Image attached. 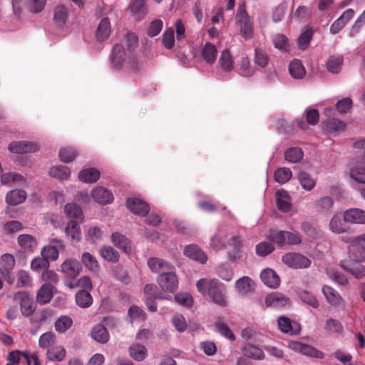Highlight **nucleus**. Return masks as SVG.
<instances>
[{
    "mask_svg": "<svg viewBox=\"0 0 365 365\" xmlns=\"http://www.w3.org/2000/svg\"><path fill=\"white\" fill-rule=\"evenodd\" d=\"M232 249L228 252L229 258L231 260H237L240 258L242 252V242L238 236L232 234V230L223 226L217 229L215 235L211 238L210 247L213 249L225 248L226 244Z\"/></svg>",
    "mask_w": 365,
    "mask_h": 365,
    "instance_id": "f257e3e1",
    "label": "nucleus"
},
{
    "mask_svg": "<svg viewBox=\"0 0 365 365\" xmlns=\"http://www.w3.org/2000/svg\"><path fill=\"white\" fill-rule=\"evenodd\" d=\"M196 287L200 293L203 295L207 294L215 304L222 307L226 305V289L217 279H200L197 282Z\"/></svg>",
    "mask_w": 365,
    "mask_h": 365,
    "instance_id": "f03ea898",
    "label": "nucleus"
},
{
    "mask_svg": "<svg viewBox=\"0 0 365 365\" xmlns=\"http://www.w3.org/2000/svg\"><path fill=\"white\" fill-rule=\"evenodd\" d=\"M127 61L133 71H138L142 67V63L135 56L131 54L127 57L123 47L120 44H115L110 58L112 66L116 69H120L124 67Z\"/></svg>",
    "mask_w": 365,
    "mask_h": 365,
    "instance_id": "7ed1b4c3",
    "label": "nucleus"
},
{
    "mask_svg": "<svg viewBox=\"0 0 365 365\" xmlns=\"http://www.w3.org/2000/svg\"><path fill=\"white\" fill-rule=\"evenodd\" d=\"M349 255L353 262L365 261V233L353 238L349 246Z\"/></svg>",
    "mask_w": 365,
    "mask_h": 365,
    "instance_id": "20e7f679",
    "label": "nucleus"
},
{
    "mask_svg": "<svg viewBox=\"0 0 365 365\" xmlns=\"http://www.w3.org/2000/svg\"><path fill=\"white\" fill-rule=\"evenodd\" d=\"M236 19L240 24L242 35L246 38H251L253 34V25L250 17L246 11L245 4H239Z\"/></svg>",
    "mask_w": 365,
    "mask_h": 365,
    "instance_id": "39448f33",
    "label": "nucleus"
},
{
    "mask_svg": "<svg viewBox=\"0 0 365 365\" xmlns=\"http://www.w3.org/2000/svg\"><path fill=\"white\" fill-rule=\"evenodd\" d=\"M282 260L289 267L294 269L307 268L311 264L309 258L298 253L288 252L282 256Z\"/></svg>",
    "mask_w": 365,
    "mask_h": 365,
    "instance_id": "423d86ee",
    "label": "nucleus"
},
{
    "mask_svg": "<svg viewBox=\"0 0 365 365\" xmlns=\"http://www.w3.org/2000/svg\"><path fill=\"white\" fill-rule=\"evenodd\" d=\"M65 250V245L61 239H53L51 242V245L45 246L41 251L42 257L49 262L55 261L58 259L60 251Z\"/></svg>",
    "mask_w": 365,
    "mask_h": 365,
    "instance_id": "0eeeda50",
    "label": "nucleus"
},
{
    "mask_svg": "<svg viewBox=\"0 0 365 365\" xmlns=\"http://www.w3.org/2000/svg\"><path fill=\"white\" fill-rule=\"evenodd\" d=\"M157 282L164 291L174 292L178 285V279L175 272L169 270L161 273L157 279Z\"/></svg>",
    "mask_w": 365,
    "mask_h": 365,
    "instance_id": "6e6552de",
    "label": "nucleus"
},
{
    "mask_svg": "<svg viewBox=\"0 0 365 365\" xmlns=\"http://www.w3.org/2000/svg\"><path fill=\"white\" fill-rule=\"evenodd\" d=\"M8 149L11 153L23 154L35 153L38 150L39 147L36 143L30 141H14L9 145Z\"/></svg>",
    "mask_w": 365,
    "mask_h": 365,
    "instance_id": "1a4fd4ad",
    "label": "nucleus"
},
{
    "mask_svg": "<svg viewBox=\"0 0 365 365\" xmlns=\"http://www.w3.org/2000/svg\"><path fill=\"white\" fill-rule=\"evenodd\" d=\"M81 270L80 262L73 259H68L65 260L61 265V271L65 274L68 278H76Z\"/></svg>",
    "mask_w": 365,
    "mask_h": 365,
    "instance_id": "9d476101",
    "label": "nucleus"
},
{
    "mask_svg": "<svg viewBox=\"0 0 365 365\" xmlns=\"http://www.w3.org/2000/svg\"><path fill=\"white\" fill-rule=\"evenodd\" d=\"M93 200L101 205H106L112 202L113 194L110 191L103 187H96L91 192Z\"/></svg>",
    "mask_w": 365,
    "mask_h": 365,
    "instance_id": "9b49d317",
    "label": "nucleus"
},
{
    "mask_svg": "<svg viewBox=\"0 0 365 365\" xmlns=\"http://www.w3.org/2000/svg\"><path fill=\"white\" fill-rule=\"evenodd\" d=\"M68 19V7L58 4L53 8V21L56 27L63 28Z\"/></svg>",
    "mask_w": 365,
    "mask_h": 365,
    "instance_id": "f8f14e48",
    "label": "nucleus"
},
{
    "mask_svg": "<svg viewBox=\"0 0 365 365\" xmlns=\"http://www.w3.org/2000/svg\"><path fill=\"white\" fill-rule=\"evenodd\" d=\"M127 207L130 212L140 216L148 214L150 209L145 202L136 197L128 198L127 200Z\"/></svg>",
    "mask_w": 365,
    "mask_h": 365,
    "instance_id": "ddd939ff",
    "label": "nucleus"
},
{
    "mask_svg": "<svg viewBox=\"0 0 365 365\" xmlns=\"http://www.w3.org/2000/svg\"><path fill=\"white\" fill-rule=\"evenodd\" d=\"M235 289L240 295L246 296L255 290V283L250 277L244 276L235 282Z\"/></svg>",
    "mask_w": 365,
    "mask_h": 365,
    "instance_id": "4468645a",
    "label": "nucleus"
},
{
    "mask_svg": "<svg viewBox=\"0 0 365 365\" xmlns=\"http://www.w3.org/2000/svg\"><path fill=\"white\" fill-rule=\"evenodd\" d=\"M265 303L267 307L282 308L289 304V298L280 292H272L267 295Z\"/></svg>",
    "mask_w": 365,
    "mask_h": 365,
    "instance_id": "2eb2a0df",
    "label": "nucleus"
},
{
    "mask_svg": "<svg viewBox=\"0 0 365 365\" xmlns=\"http://www.w3.org/2000/svg\"><path fill=\"white\" fill-rule=\"evenodd\" d=\"M344 220L351 224H364L365 211L359 208L347 210L344 213Z\"/></svg>",
    "mask_w": 365,
    "mask_h": 365,
    "instance_id": "dca6fc26",
    "label": "nucleus"
},
{
    "mask_svg": "<svg viewBox=\"0 0 365 365\" xmlns=\"http://www.w3.org/2000/svg\"><path fill=\"white\" fill-rule=\"evenodd\" d=\"M262 282L270 288H277L280 284L279 277L272 269H264L260 274Z\"/></svg>",
    "mask_w": 365,
    "mask_h": 365,
    "instance_id": "f3484780",
    "label": "nucleus"
},
{
    "mask_svg": "<svg viewBox=\"0 0 365 365\" xmlns=\"http://www.w3.org/2000/svg\"><path fill=\"white\" fill-rule=\"evenodd\" d=\"M27 197V193L21 189H14L6 195V202L9 205L16 206L23 203Z\"/></svg>",
    "mask_w": 365,
    "mask_h": 365,
    "instance_id": "a211bd4d",
    "label": "nucleus"
},
{
    "mask_svg": "<svg viewBox=\"0 0 365 365\" xmlns=\"http://www.w3.org/2000/svg\"><path fill=\"white\" fill-rule=\"evenodd\" d=\"M184 255L201 264L207 261V257L204 252L195 245H190L184 248Z\"/></svg>",
    "mask_w": 365,
    "mask_h": 365,
    "instance_id": "6ab92c4d",
    "label": "nucleus"
},
{
    "mask_svg": "<svg viewBox=\"0 0 365 365\" xmlns=\"http://www.w3.org/2000/svg\"><path fill=\"white\" fill-rule=\"evenodd\" d=\"M19 294L21 296L20 307L22 314L26 317L32 315L36 310L33 299L24 292H19Z\"/></svg>",
    "mask_w": 365,
    "mask_h": 365,
    "instance_id": "aec40b11",
    "label": "nucleus"
},
{
    "mask_svg": "<svg viewBox=\"0 0 365 365\" xmlns=\"http://www.w3.org/2000/svg\"><path fill=\"white\" fill-rule=\"evenodd\" d=\"M276 204L277 208L284 212H287L292 208L291 198L287 192L283 190L276 192Z\"/></svg>",
    "mask_w": 365,
    "mask_h": 365,
    "instance_id": "412c9836",
    "label": "nucleus"
},
{
    "mask_svg": "<svg viewBox=\"0 0 365 365\" xmlns=\"http://www.w3.org/2000/svg\"><path fill=\"white\" fill-rule=\"evenodd\" d=\"M148 266L151 272H165L171 270L173 267L168 262L163 259L158 257H151L148 260Z\"/></svg>",
    "mask_w": 365,
    "mask_h": 365,
    "instance_id": "4be33fe9",
    "label": "nucleus"
},
{
    "mask_svg": "<svg viewBox=\"0 0 365 365\" xmlns=\"http://www.w3.org/2000/svg\"><path fill=\"white\" fill-rule=\"evenodd\" d=\"M0 182L3 185L11 187L15 185H21L25 183L26 179L19 173L9 172L1 175Z\"/></svg>",
    "mask_w": 365,
    "mask_h": 365,
    "instance_id": "5701e85b",
    "label": "nucleus"
},
{
    "mask_svg": "<svg viewBox=\"0 0 365 365\" xmlns=\"http://www.w3.org/2000/svg\"><path fill=\"white\" fill-rule=\"evenodd\" d=\"M112 243L123 252L128 253L131 251L129 239L120 232H113L110 236Z\"/></svg>",
    "mask_w": 365,
    "mask_h": 365,
    "instance_id": "b1692460",
    "label": "nucleus"
},
{
    "mask_svg": "<svg viewBox=\"0 0 365 365\" xmlns=\"http://www.w3.org/2000/svg\"><path fill=\"white\" fill-rule=\"evenodd\" d=\"M278 326L282 332L289 334H297L300 329L299 325L297 323L292 322L285 317H280L278 319Z\"/></svg>",
    "mask_w": 365,
    "mask_h": 365,
    "instance_id": "393cba45",
    "label": "nucleus"
},
{
    "mask_svg": "<svg viewBox=\"0 0 365 365\" xmlns=\"http://www.w3.org/2000/svg\"><path fill=\"white\" fill-rule=\"evenodd\" d=\"M19 245L26 252H33L38 246L36 240L31 235L22 234L17 238Z\"/></svg>",
    "mask_w": 365,
    "mask_h": 365,
    "instance_id": "a878e982",
    "label": "nucleus"
},
{
    "mask_svg": "<svg viewBox=\"0 0 365 365\" xmlns=\"http://www.w3.org/2000/svg\"><path fill=\"white\" fill-rule=\"evenodd\" d=\"M130 10L137 21L143 19L147 14L145 0H133L130 5Z\"/></svg>",
    "mask_w": 365,
    "mask_h": 365,
    "instance_id": "bb28decb",
    "label": "nucleus"
},
{
    "mask_svg": "<svg viewBox=\"0 0 365 365\" xmlns=\"http://www.w3.org/2000/svg\"><path fill=\"white\" fill-rule=\"evenodd\" d=\"M52 297L53 287L51 284L45 283L37 291L36 301L39 304H47L51 302Z\"/></svg>",
    "mask_w": 365,
    "mask_h": 365,
    "instance_id": "cd10ccee",
    "label": "nucleus"
},
{
    "mask_svg": "<svg viewBox=\"0 0 365 365\" xmlns=\"http://www.w3.org/2000/svg\"><path fill=\"white\" fill-rule=\"evenodd\" d=\"M111 32L110 22L108 17L101 19L97 28L96 36L98 41L106 40Z\"/></svg>",
    "mask_w": 365,
    "mask_h": 365,
    "instance_id": "c85d7f7f",
    "label": "nucleus"
},
{
    "mask_svg": "<svg viewBox=\"0 0 365 365\" xmlns=\"http://www.w3.org/2000/svg\"><path fill=\"white\" fill-rule=\"evenodd\" d=\"M218 65L220 69L224 72H230L234 68V61L227 49L222 51L218 60Z\"/></svg>",
    "mask_w": 365,
    "mask_h": 365,
    "instance_id": "c756f323",
    "label": "nucleus"
},
{
    "mask_svg": "<svg viewBox=\"0 0 365 365\" xmlns=\"http://www.w3.org/2000/svg\"><path fill=\"white\" fill-rule=\"evenodd\" d=\"M242 351L245 356L255 360H262L264 358V351L258 346L251 344L245 345Z\"/></svg>",
    "mask_w": 365,
    "mask_h": 365,
    "instance_id": "7c9ffc66",
    "label": "nucleus"
},
{
    "mask_svg": "<svg viewBox=\"0 0 365 365\" xmlns=\"http://www.w3.org/2000/svg\"><path fill=\"white\" fill-rule=\"evenodd\" d=\"M92 338L101 344L108 341L110 336L106 327L102 324H96L91 331Z\"/></svg>",
    "mask_w": 365,
    "mask_h": 365,
    "instance_id": "2f4dec72",
    "label": "nucleus"
},
{
    "mask_svg": "<svg viewBox=\"0 0 365 365\" xmlns=\"http://www.w3.org/2000/svg\"><path fill=\"white\" fill-rule=\"evenodd\" d=\"M49 175L60 180H66L71 175L70 169L64 165H53L50 168Z\"/></svg>",
    "mask_w": 365,
    "mask_h": 365,
    "instance_id": "473e14b6",
    "label": "nucleus"
},
{
    "mask_svg": "<svg viewBox=\"0 0 365 365\" xmlns=\"http://www.w3.org/2000/svg\"><path fill=\"white\" fill-rule=\"evenodd\" d=\"M99 178L100 172L93 168L82 170L78 174L79 180L85 183L96 182Z\"/></svg>",
    "mask_w": 365,
    "mask_h": 365,
    "instance_id": "72a5a7b5",
    "label": "nucleus"
},
{
    "mask_svg": "<svg viewBox=\"0 0 365 365\" xmlns=\"http://www.w3.org/2000/svg\"><path fill=\"white\" fill-rule=\"evenodd\" d=\"M340 265L344 270L348 271L356 278L365 276V267L359 264V262H353L351 264L341 262Z\"/></svg>",
    "mask_w": 365,
    "mask_h": 365,
    "instance_id": "f704fd0d",
    "label": "nucleus"
},
{
    "mask_svg": "<svg viewBox=\"0 0 365 365\" xmlns=\"http://www.w3.org/2000/svg\"><path fill=\"white\" fill-rule=\"evenodd\" d=\"M65 232L72 241L79 242L81 240V232L79 225L74 220L68 222Z\"/></svg>",
    "mask_w": 365,
    "mask_h": 365,
    "instance_id": "c9c22d12",
    "label": "nucleus"
},
{
    "mask_svg": "<svg viewBox=\"0 0 365 365\" xmlns=\"http://www.w3.org/2000/svg\"><path fill=\"white\" fill-rule=\"evenodd\" d=\"M129 354L132 359L135 361H141L145 359L148 355L146 347L140 344H133L130 346Z\"/></svg>",
    "mask_w": 365,
    "mask_h": 365,
    "instance_id": "e433bc0d",
    "label": "nucleus"
},
{
    "mask_svg": "<svg viewBox=\"0 0 365 365\" xmlns=\"http://www.w3.org/2000/svg\"><path fill=\"white\" fill-rule=\"evenodd\" d=\"M325 130L332 134H338L341 132H343L345 130L346 124L344 121L336 119V118H331L328 120L325 123Z\"/></svg>",
    "mask_w": 365,
    "mask_h": 365,
    "instance_id": "4c0bfd02",
    "label": "nucleus"
},
{
    "mask_svg": "<svg viewBox=\"0 0 365 365\" xmlns=\"http://www.w3.org/2000/svg\"><path fill=\"white\" fill-rule=\"evenodd\" d=\"M322 293L327 300L331 304L338 305L342 302V298L339 294L334 289L328 285L323 286Z\"/></svg>",
    "mask_w": 365,
    "mask_h": 365,
    "instance_id": "58836bf2",
    "label": "nucleus"
},
{
    "mask_svg": "<svg viewBox=\"0 0 365 365\" xmlns=\"http://www.w3.org/2000/svg\"><path fill=\"white\" fill-rule=\"evenodd\" d=\"M350 175L355 181L365 184V160L358 162L351 169Z\"/></svg>",
    "mask_w": 365,
    "mask_h": 365,
    "instance_id": "ea45409f",
    "label": "nucleus"
},
{
    "mask_svg": "<svg viewBox=\"0 0 365 365\" xmlns=\"http://www.w3.org/2000/svg\"><path fill=\"white\" fill-rule=\"evenodd\" d=\"M101 257L105 260L115 263L119 260L118 252L110 246H103L99 250Z\"/></svg>",
    "mask_w": 365,
    "mask_h": 365,
    "instance_id": "a19ab883",
    "label": "nucleus"
},
{
    "mask_svg": "<svg viewBox=\"0 0 365 365\" xmlns=\"http://www.w3.org/2000/svg\"><path fill=\"white\" fill-rule=\"evenodd\" d=\"M64 212L67 217L73 219L83 220V213L82 209L76 203H68L64 207Z\"/></svg>",
    "mask_w": 365,
    "mask_h": 365,
    "instance_id": "79ce46f5",
    "label": "nucleus"
},
{
    "mask_svg": "<svg viewBox=\"0 0 365 365\" xmlns=\"http://www.w3.org/2000/svg\"><path fill=\"white\" fill-rule=\"evenodd\" d=\"M343 57L341 56H331L326 63V67L329 72L332 73H338L343 64Z\"/></svg>",
    "mask_w": 365,
    "mask_h": 365,
    "instance_id": "37998d69",
    "label": "nucleus"
},
{
    "mask_svg": "<svg viewBox=\"0 0 365 365\" xmlns=\"http://www.w3.org/2000/svg\"><path fill=\"white\" fill-rule=\"evenodd\" d=\"M289 72L294 78H302L306 74L305 68L301 61L297 59L292 61L289 63Z\"/></svg>",
    "mask_w": 365,
    "mask_h": 365,
    "instance_id": "c03bdc74",
    "label": "nucleus"
},
{
    "mask_svg": "<svg viewBox=\"0 0 365 365\" xmlns=\"http://www.w3.org/2000/svg\"><path fill=\"white\" fill-rule=\"evenodd\" d=\"M313 30L309 27H305L298 38L297 46L301 50H305L309 45L313 36Z\"/></svg>",
    "mask_w": 365,
    "mask_h": 365,
    "instance_id": "a18cd8bd",
    "label": "nucleus"
},
{
    "mask_svg": "<svg viewBox=\"0 0 365 365\" xmlns=\"http://www.w3.org/2000/svg\"><path fill=\"white\" fill-rule=\"evenodd\" d=\"M267 238L279 247L283 246L286 245V231L271 230Z\"/></svg>",
    "mask_w": 365,
    "mask_h": 365,
    "instance_id": "49530a36",
    "label": "nucleus"
},
{
    "mask_svg": "<svg viewBox=\"0 0 365 365\" xmlns=\"http://www.w3.org/2000/svg\"><path fill=\"white\" fill-rule=\"evenodd\" d=\"M238 73L244 77H250L253 75L254 70L250 66V62L247 56H242L238 62Z\"/></svg>",
    "mask_w": 365,
    "mask_h": 365,
    "instance_id": "de8ad7c7",
    "label": "nucleus"
},
{
    "mask_svg": "<svg viewBox=\"0 0 365 365\" xmlns=\"http://www.w3.org/2000/svg\"><path fill=\"white\" fill-rule=\"evenodd\" d=\"M73 324L72 319L66 315L58 317L55 322V329L58 333H64L69 329Z\"/></svg>",
    "mask_w": 365,
    "mask_h": 365,
    "instance_id": "09e8293b",
    "label": "nucleus"
},
{
    "mask_svg": "<svg viewBox=\"0 0 365 365\" xmlns=\"http://www.w3.org/2000/svg\"><path fill=\"white\" fill-rule=\"evenodd\" d=\"M76 302L78 307L87 308L92 304L93 298L88 292L81 290L76 293Z\"/></svg>",
    "mask_w": 365,
    "mask_h": 365,
    "instance_id": "8fccbe9b",
    "label": "nucleus"
},
{
    "mask_svg": "<svg viewBox=\"0 0 365 365\" xmlns=\"http://www.w3.org/2000/svg\"><path fill=\"white\" fill-rule=\"evenodd\" d=\"M216 56L217 49L215 46L212 43L207 42L202 49L203 59L208 63H212L215 61Z\"/></svg>",
    "mask_w": 365,
    "mask_h": 365,
    "instance_id": "3c124183",
    "label": "nucleus"
},
{
    "mask_svg": "<svg viewBox=\"0 0 365 365\" xmlns=\"http://www.w3.org/2000/svg\"><path fill=\"white\" fill-rule=\"evenodd\" d=\"M47 358L50 361H62L66 356V350L61 346L51 347L47 350Z\"/></svg>",
    "mask_w": 365,
    "mask_h": 365,
    "instance_id": "603ef678",
    "label": "nucleus"
},
{
    "mask_svg": "<svg viewBox=\"0 0 365 365\" xmlns=\"http://www.w3.org/2000/svg\"><path fill=\"white\" fill-rule=\"evenodd\" d=\"M303 157V151L298 147L290 148L284 153V158L289 163H296Z\"/></svg>",
    "mask_w": 365,
    "mask_h": 365,
    "instance_id": "864d4df0",
    "label": "nucleus"
},
{
    "mask_svg": "<svg viewBox=\"0 0 365 365\" xmlns=\"http://www.w3.org/2000/svg\"><path fill=\"white\" fill-rule=\"evenodd\" d=\"M292 176L291 170L288 168H279L274 173V180L279 184L287 182Z\"/></svg>",
    "mask_w": 365,
    "mask_h": 365,
    "instance_id": "5fc2aeb1",
    "label": "nucleus"
},
{
    "mask_svg": "<svg viewBox=\"0 0 365 365\" xmlns=\"http://www.w3.org/2000/svg\"><path fill=\"white\" fill-rule=\"evenodd\" d=\"M103 236V230L101 227L96 226L89 227L86 233V240L91 242H96L101 240Z\"/></svg>",
    "mask_w": 365,
    "mask_h": 365,
    "instance_id": "6e6d98bb",
    "label": "nucleus"
},
{
    "mask_svg": "<svg viewBox=\"0 0 365 365\" xmlns=\"http://www.w3.org/2000/svg\"><path fill=\"white\" fill-rule=\"evenodd\" d=\"M81 261L86 268L92 272H97L98 263L96 257L89 252H84L81 257Z\"/></svg>",
    "mask_w": 365,
    "mask_h": 365,
    "instance_id": "4d7b16f0",
    "label": "nucleus"
},
{
    "mask_svg": "<svg viewBox=\"0 0 365 365\" xmlns=\"http://www.w3.org/2000/svg\"><path fill=\"white\" fill-rule=\"evenodd\" d=\"M298 179L302 187L307 191L312 190L316 185L315 180L309 174L305 172L300 173L298 175Z\"/></svg>",
    "mask_w": 365,
    "mask_h": 365,
    "instance_id": "13d9d810",
    "label": "nucleus"
},
{
    "mask_svg": "<svg viewBox=\"0 0 365 365\" xmlns=\"http://www.w3.org/2000/svg\"><path fill=\"white\" fill-rule=\"evenodd\" d=\"M329 228L334 233H343L346 231L344 222L338 215H334L329 222Z\"/></svg>",
    "mask_w": 365,
    "mask_h": 365,
    "instance_id": "bf43d9fd",
    "label": "nucleus"
},
{
    "mask_svg": "<svg viewBox=\"0 0 365 365\" xmlns=\"http://www.w3.org/2000/svg\"><path fill=\"white\" fill-rule=\"evenodd\" d=\"M298 296L300 299L313 308L319 307V302L315 296L307 290H301L298 292Z\"/></svg>",
    "mask_w": 365,
    "mask_h": 365,
    "instance_id": "052dcab7",
    "label": "nucleus"
},
{
    "mask_svg": "<svg viewBox=\"0 0 365 365\" xmlns=\"http://www.w3.org/2000/svg\"><path fill=\"white\" fill-rule=\"evenodd\" d=\"M58 155L62 162L68 163L75 159L77 152L73 148H64L59 150Z\"/></svg>",
    "mask_w": 365,
    "mask_h": 365,
    "instance_id": "680f3d73",
    "label": "nucleus"
},
{
    "mask_svg": "<svg viewBox=\"0 0 365 365\" xmlns=\"http://www.w3.org/2000/svg\"><path fill=\"white\" fill-rule=\"evenodd\" d=\"M272 42L274 46L282 51H287L289 48V41L284 34H277L273 37Z\"/></svg>",
    "mask_w": 365,
    "mask_h": 365,
    "instance_id": "e2e57ef3",
    "label": "nucleus"
},
{
    "mask_svg": "<svg viewBox=\"0 0 365 365\" xmlns=\"http://www.w3.org/2000/svg\"><path fill=\"white\" fill-rule=\"evenodd\" d=\"M128 316L130 322L134 321H143L145 319V313L139 307L133 305L128 309Z\"/></svg>",
    "mask_w": 365,
    "mask_h": 365,
    "instance_id": "0e129e2a",
    "label": "nucleus"
},
{
    "mask_svg": "<svg viewBox=\"0 0 365 365\" xmlns=\"http://www.w3.org/2000/svg\"><path fill=\"white\" fill-rule=\"evenodd\" d=\"M163 23L160 19L152 21L147 29V35L150 37L156 36L162 31Z\"/></svg>",
    "mask_w": 365,
    "mask_h": 365,
    "instance_id": "69168bd1",
    "label": "nucleus"
},
{
    "mask_svg": "<svg viewBox=\"0 0 365 365\" xmlns=\"http://www.w3.org/2000/svg\"><path fill=\"white\" fill-rule=\"evenodd\" d=\"M172 323L179 332L184 331L187 327L185 318L180 314H176L173 317Z\"/></svg>",
    "mask_w": 365,
    "mask_h": 365,
    "instance_id": "338daca9",
    "label": "nucleus"
},
{
    "mask_svg": "<svg viewBox=\"0 0 365 365\" xmlns=\"http://www.w3.org/2000/svg\"><path fill=\"white\" fill-rule=\"evenodd\" d=\"M175 43L174 29L168 28L165 30L163 36V43L168 49H171Z\"/></svg>",
    "mask_w": 365,
    "mask_h": 365,
    "instance_id": "774afa93",
    "label": "nucleus"
}]
</instances>
